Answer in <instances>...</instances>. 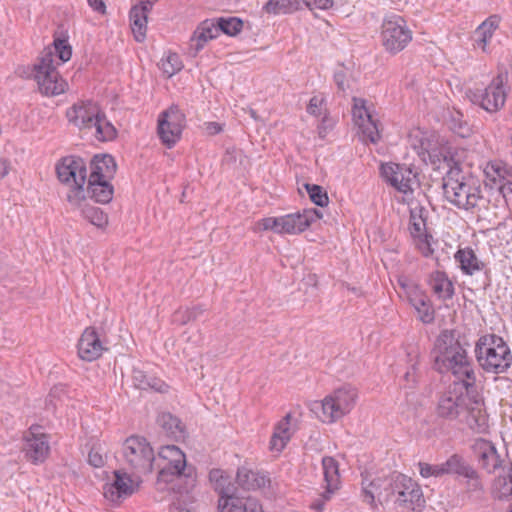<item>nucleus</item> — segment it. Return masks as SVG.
I'll use <instances>...</instances> for the list:
<instances>
[{"label":"nucleus","mask_w":512,"mask_h":512,"mask_svg":"<svg viewBox=\"0 0 512 512\" xmlns=\"http://www.w3.org/2000/svg\"><path fill=\"white\" fill-rule=\"evenodd\" d=\"M434 367L440 373H451L457 382L473 387L476 376L464 345L455 330H443L437 337L434 349Z\"/></svg>","instance_id":"obj_1"},{"label":"nucleus","mask_w":512,"mask_h":512,"mask_svg":"<svg viewBox=\"0 0 512 512\" xmlns=\"http://www.w3.org/2000/svg\"><path fill=\"white\" fill-rule=\"evenodd\" d=\"M441 155L448 168L442 179L444 197L459 209H474L482 199L480 186L463 172L450 147L443 148Z\"/></svg>","instance_id":"obj_2"},{"label":"nucleus","mask_w":512,"mask_h":512,"mask_svg":"<svg viewBox=\"0 0 512 512\" xmlns=\"http://www.w3.org/2000/svg\"><path fill=\"white\" fill-rule=\"evenodd\" d=\"M159 468L156 486L159 490H171L180 494L188 493L196 483L192 466H187L186 456L175 445H167L158 453Z\"/></svg>","instance_id":"obj_3"},{"label":"nucleus","mask_w":512,"mask_h":512,"mask_svg":"<svg viewBox=\"0 0 512 512\" xmlns=\"http://www.w3.org/2000/svg\"><path fill=\"white\" fill-rule=\"evenodd\" d=\"M380 482V479H374L368 485L365 484V481L362 482L363 501L372 505L376 497L380 499L383 496L387 501L390 496H394V502L399 507L411 511H421L424 508L425 499L422 490L410 477L403 474L392 475L389 482V492L386 494L378 491L381 487Z\"/></svg>","instance_id":"obj_4"},{"label":"nucleus","mask_w":512,"mask_h":512,"mask_svg":"<svg viewBox=\"0 0 512 512\" xmlns=\"http://www.w3.org/2000/svg\"><path fill=\"white\" fill-rule=\"evenodd\" d=\"M68 121L80 130L95 129L98 141H110L116 137V129L107 119L99 105L91 100L79 101L67 109Z\"/></svg>","instance_id":"obj_5"},{"label":"nucleus","mask_w":512,"mask_h":512,"mask_svg":"<svg viewBox=\"0 0 512 512\" xmlns=\"http://www.w3.org/2000/svg\"><path fill=\"white\" fill-rule=\"evenodd\" d=\"M57 178L68 188L66 200L72 207H80L86 200L85 184L88 180L87 163L79 156H66L56 164Z\"/></svg>","instance_id":"obj_6"},{"label":"nucleus","mask_w":512,"mask_h":512,"mask_svg":"<svg viewBox=\"0 0 512 512\" xmlns=\"http://www.w3.org/2000/svg\"><path fill=\"white\" fill-rule=\"evenodd\" d=\"M475 356L479 366L487 373L502 374L512 365L509 346L495 334H486L478 339Z\"/></svg>","instance_id":"obj_7"},{"label":"nucleus","mask_w":512,"mask_h":512,"mask_svg":"<svg viewBox=\"0 0 512 512\" xmlns=\"http://www.w3.org/2000/svg\"><path fill=\"white\" fill-rule=\"evenodd\" d=\"M507 73H499L484 89L469 90L467 95L470 101L479 105L489 113L501 110L506 102L509 87Z\"/></svg>","instance_id":"obj_8"},{"label":"nucleus","mask_w":512,"mask_h":512,"mask_svg":"<svg viewBox=\"0 0 512 512\" xmlns=\"http://www.w3.org/2000/svg\"><path fill=\"white\" fill-rule=\"evenodd\" d=\"M412 41V31L406 20L398 14L387 15L381 25V42L390 54L404 50Z\"/></svg>","instance_id":"obj_9"},{"label":"nucleus","mask_w":512,"mask_h":512,"mask_svg":"<svg viewBox=\"0 0 512 512\" xmlns=\"http://www.w3.org/2000/svg\"><path fill=\"white\" fill-rule=\"evenodd\" d=\"M357 392L344 385L322 399V423H335L350 413L356 403Z\"/></svg>","instance_id":"obj_10"},{"label":"nucleus","mask_w":512,"mask_h":512,"mask_svg":"<svg viewBox=\"0 0 512 512\" xmlns=\"http://www.w3.org/2000/svg\"><path fill=\"white\" fill-rule=\"evenodd\" d=\"M400 296L404 297L414 308L418 320L430 324L435 319V310L425 290L414 280L407 276H400L397 280Z\"/></svg>","instance_id":"obj_11"},{"label":"nucleus","mask_w":512,"mask_h":512,"mask_svg":"<svg viewBox=\"0 0 512 512\" xmlns=\"http://www.w3.org/2000/svg\"><path fill=\"white\" fill-rule=\"evenodd\" d=\"M123 456L127 464L138 474H149L153 470L155 456L144 437L131 436L123 444Z\"/></svg>","instance_id":"obj_12"},{"label":"nucleus","mask_w":512,"mask_h":512,"mask_svg":"<svg viewBox=\"0 0 512 512\" xmlns=\"http://www.w3.org/2000/svg\"><path fill=\"white\" fill-rule=\"evenodd\" d=\"M465 383L454 381L439 397L437 404V415L448 420L460 419L466 412L467 404L470 403L468 389Z\"/></svg>","instance_id":"obj_13"},{"label":"nucleus","mask_w":512,"mask_h":512,"mask_svg":"<svg viewBox=\"0 0 512 512\" xmlns=\"http://www.w3.org/2000/svg\"><path fill=\"white\" fill-rule=\"evenodd\" d=\"M35 80L39 90L46 96H56L66 89V82L56 70L51 50L43 51L39 62L35 65Z\"/></svg>","instance_id":"obj_14"},{"label":"nucleus","mask_w":512,"mask_h":512,"mask_svg":"<svg viewBox=\"0 0 512 512\" xmlns=\"http://www.w3.org/2000/svg\"><path fill=\"white\" fill-rule=\"evenodd\" d=\"M185 123V114L177 105H171L159 114L157 132L167 148H172L180 140Z\"/></svg>","instance_id":"obj_15"},{"label":"nucleus","mask_w":512,"mask_h":512,"mask_svg":"<svg viewBox=\"0 0 512 512\" xmlns=\"http://www.w3.org/2000/svg\"><path fill=\"white\" fill-rule=\"evenodd\" d=\"M380 173L387 184L403 194L412 193L419 184L417 173L406 165L392 162L381 164Z\"/></svg>","instance_id":"obj_16"},{"label":"nucleus","mask_w":512,"mask_h":512,"mask_svg":"<svg viewBox=\"0 0 512 512\" xmlns=\"http://www.w3.org/2000/svg\"><path fill=\"white\" fill-rule=\"evenodd\" d=\"M352 116L358 127V134L362 142L376 144L380 140L378 122L373 117L366 101L361 98L353 99Z\"/></svg>","instance_id":"obj_17"},{"label":"nucleus","mask_w":512,"mask_h":512,"mask_svg":"<svg viewBox=\"0 0 512 512\" xmlns=\"http://www.w3.org/2000/svg\"><path fill=\"white\" fill-rule=\"evenodd\" d=\"M472 452L479 467L487 474H495L504 471L505 460L498 453L495 444L483 438L474 440L471 446Z\"/></svg>","instance_id":"obj_18"},{"label":"nucleus","mask_w":512,"mask_h":512,"mask_svg":"<svg viewBox=\"0 0 512 512\" xmlns=\"http://www.w3.org/2000/svg\"><path fill=\"white\" fill-rule=\"evenodd\" d=\"M23 451L25 457L33 464L43 463L49 455V437L38 425H33L26 432Z\"/></svg>","instance_id":"obj_19"},{"label":"nucleus","mask_w":512,"mask_h":512,"mask_svg":"<svg viewBox=\"0 0 512 512\" xmlns=\"http://www.w3.org/2000/svg\"><path fill=\"white\" fill-rule=\"evenodd\" d=\"M426 210L421 206H416L410 211V234L415 242L416 247L425 257L433 253L430 240L432 236L426 230Z\"/></svg>","instance_id":"obj_20"},{"label":"nucleus","mask_w":512,"mask_h":512,"mask_svg":"<svg viewBox=\"0 0 512 512\" xmlns=\"http://www.w3.org/2000/svg\"><path fill=\"white\" fill-rule=\"evenodd\" d=\"M318 218H320V212L317 208L303 209L302 211L283 215L280 224L281 234H299L310 227Z\"/></svg>","instance_id":"obj_21"},{"label":"nucleus","mask_w":512,"mask_h":512,"mask_svg":"<svg viewBox=\"0 0 512 512\" xmlns=\"http://www.w3.org/2000/svg\"><path fill=\"white\" fill-rule=\"evenodd\" d=\"M77 350L82 360L91 362L98 359L108 348L97 331L89 327L82 333L77 344Z\"/></svg>","instance_id":"obj_22"},{"label":"nucleus","mask_w":512,"mask_h":512,"mask_svg":"<svg viewBox=\"0 0 512 512\" xmlns=\"http://www.w3.org/2000/svg\"><path fill=\"white\" fill-rule=\"evenodd\" d=\"M236 481L243 490H264L271 484V479L267 472L253 471L245 467L238 469Z\"/></svg>","instance_id":"obj_23"},{"label":"nucleus","mask_w":512,"mask_h":512,"mask_svg":"<svg viewBox=\"0 0 512 512\" xmlns=\"http://www.w3.org/2000/svg\"><path fill=\"white\" fill-rule=\"evenodd\" d=\"M322 470L326 482L325 491L322 492V505L325 501L331 499L332 495L339 490L341 486L339 466L332 457L322 458Z\"/></svg>","instance_id":"obj_24"},{"label":"nucleus","mask_w":512,"mask_h":512,"mask_svg":"<svg viewBox=\"0 0 512 512\" xmlns=\"http://www.w3.org/2000/svg\"><path fill=\"white\" fill-rule=\"evenodd\" d=\"M209 479L215 483V490L219 493L218 508L220 512L222 510L223 502H226L232 498L238 500H246L247 496H240L236 493L234 486L230 483L229 477L224 475V472L220 469H213L209 473Z\"/></svg>","instance_id":"obj_25"},{"label":"nucleus","mask_w":512,"mask_h":512,"mask_svg":"<svg viewBox=\"0 0 512 512\" xmlns=\"http://www.w3.org/2000/svg\"><path fill=\"white\" fill-rule=\"evenodd\" d=\"M116 162L109 154L95 155L90 162L88 179L110 180L116 172Z\"/></svg>","instance_id":"obj_26"},{"label":"nucleus","mask_w":512,"mask_h":512,"mask_svg":"<svg viewBox=\"0 0 512 512\" xmlns=\"http://www.w3.org/2000/svg\"><path fill=\"white\" fill-rule=\"evenodd\" d=\"M218 24L216 19H206L202 21L196 30L194 31L191 40L190 47L195 53H198L203 49L204 45L212 39H215L219 35Z\"/></svg>","instance_id":"obj_27"},{"label":"nucleus","mask_w":512,"mask_h":512,"mask_svg":"<svg viewBox=\"0 0 512 512\" xmlns=\"http://www.w3.org/2000/svg\"><path fill=\"white\" fill-rule=\"evenodd\" d=\"M465 422L472 430L483 433L488 428V417L482 405L477 401H472L467 404L466 412L462 414L459 419Z\"/></svg>","instance_id":"obj_28"},{"label":"nucleus","mask_w":512,"mask_h":512,"mask_svg":"<svg viewBox=\"0 0 512 512\" xmlns=\"http://www.w3.org/2000/svg\"><path fill=\"white\" fill-rule=\"evenodd\" d=\"M428 285L434 295L441 301L450 300L454 296V285L445 272H432L429 276Z\"/></svg>","instance_id":"obj_29"},{"label":"nucleus","mask_w":512,"mask_h":512,"mask_svg":"<svg viewBox=\"0 0 512 512\" xmlns=\"http://www.w3.org/2000/svg\"><path fill=\"white\" fill-rule=\"evenodd\" d=\"M293 430L291 428V414H286L275 426L270 440V450L281 452L289 442Z\"/></svg>","instance_id":"obj_30"},{"label":"nucleus","mask_w":512,"mask_h":512,"mask_svg":"<svg viewBox=\"0 0 512 512\" xmlns=\"http://www.w3.org/2000/svg\"><path fill=\"white\" fill-rule=\"evenodd\" d=\"M500 17L498 15H491L484 22H482L474 32L475 45L483 52H487V45L490 43L492 36L498 29Z\"/></svg>","instance_id":"obj_31"},{"label":"nucleus","mask_w":512,"mask_h":512,"mask_svg":"<svg viewBox=\"0 0 512 512\" xmlns=\"http://www.w3.org/2000/svg\"><path fill=\"white\" fill-rule=\"evenodd\" d=\"M86 197L89 196L95 202L107 204L112 200L114 189L109 180H87L85 188Z\"/></svg>","instance_id":"obj_32"},{"label":"nucleus","mask_w":512,"mask_h":512,"mask_svg":"<svg viewBox=\"0 0 512 512\" xmlns=\"http://www.w3.org/2000/svg\"><path fill=\"white\" fill-rule=\"evenodd\" d=\"M134 491L132 480L126 474L115 472V480L105 489V497L112 501L130 496Z\"/></svg>","instance_id":"obj_33"},{"label":"nucleus","mask_w":512,"mask_h":512,"mask_svg":"<svg viewBox=\"0 0 512 512\" xmlns=\"http://www.w3.org/2000/svg\"><path fill=\"white\" fill-rule=\"evenodd\" d=\"M455 260L459 263L462 272L467 275H473L485 268L484 262L471 248L459 249L455 254Z\"/></svg>","instance_id":"obj_34"},{"label":"nucleus","mask_w":512,"mask_h":512,"mask_svg":"<svg viewBox=\"0 0 512 512\" xmlns=\"http://www.w3.org/2000/svg\"><path fill=\"white\" fill-rule=\"evenodd\" d=\"M142 5L132 7L130 11L131 29L137 42H143L146 37L147 14Z\"/></svg>","instance_id":"obj_35"},{"label":"nucleus","mask_w":512,"mask_h":512,"mask_svg":"<svg viewBox=\"0 0 512 512\" xmlns=\"http://www.w3.org/2000/svg\"><path fill=\"white\" fill-rule=\"evenodd\" d=\"M223 512H264L258 499L247 496L246 500L232 498L222 504Z\"/></svg>","instance_id":"obj_36"},{"label":"nucleus","mask_w":512,"mask_h":512,"mask_svg":"<svg viewBox=\"0 0 512 512\" xmlns=\"http://www.w3.org/2000/svg\"><path fill=\"white\" fill-rule=\"evenodd\" d=\"M492 493L498 499L512 497V466L507 471H499L492 484Z\"/></svg>","instance_id":"obj_37"},{"label":"nucleus","mask_w":512,"mask_h":512,"mask_svg":"<svg viewBox=\"0 0 512 512\" xmlns=\"http://www.w3.org/2000/svg\"><path fill=\"white\" fill-rule=\"evenodd\" d=\"M441 464L443 468V475L450 474L465 477L469 471L472 472V466L458 454H453Z\"/></svg>","instance_id":"obj_38"},{"label":"nucleus","mask_w":512,"mask_h":512,"mask_svg":"<svg viewBox=\"0 0 512 512\" xmlns=\"http://www.w3.org/2000/svg\"><path fill=\"white\" fill-rule=\"evenodd\" d=\"M84 202L81 203L80 207H74L75 209H80L83 217L87 219L91 224L95 225L98 228H103L108 223L107 215L98 207L83 205Z\"/></svg>","instance_id":"obj_39"},{"label":"nucleus","mask_w":512,"mask_h":512,"mask_svg":"<svg viewBox=\"0 0 512 512\" xmlns=\"http://www.w3.org/2000/svg\"><path fill=\"white\" fill-rule=\"evenodd\" d=\"M157 423L171 437L177 438L182 435L181 422L171 413H161L157 418Z\"/></svg>","instance_id":"obj_40"},{"label":"nucleus","mask_w":512,"mask_h":512,"mask_svg":"<svg viewBox=\"0 0 512 512\" xmlns=\"http://www.w3.org/2000/svg\"><path fill=\"white\" fill-rule=\"evenodd\" d=\"M216 21L219 32L231 37L238 35L244 26L243 21L238 17H219Z\"/></svg>","instance_id":"obj_41"},{"label":"nucleus","mask_w":512,"mask_h":512,"mask_svg":"<svg viewBox=\"0 0 512 512\" xmlns=\"http://www.w3.org/2000/svg\"><path fill=\"white\" fill-rule=\"evenodd\" d=\"M159 67L167 77H172L183 68V63L177 53H168L159 63Z\"/></svg>","instance_id":"obj_42"},{"label":"nucleus","mask_w":512,"mask_h":512,"mask_svg":"<svg viewBox=\"0 0 512 512\" xmlns=\"http://www.w3.org/2000/svg\"><path fill=\"white\" fill-rule=\"evenodd\" d=\"M53 46V49L47 48L44 51L51 50L53 55L56 54L62 63L70 60L72 56V48L66 39L55 38L53 41Z\"/></svg>","instance_id":"obj_43"},{"label":"nucleus","mask_w":512,"mask_h":512,"mask_svg":"<svg viewBox=\"0 0 512 512\" xmlns=\"http://www.w3.org/2000/svg\"><path fill=\"white\" fill-rule=\"evenodd\" d=\"M462 114L457 112L451 116L450 129L461 137H466L469 134V127L466 121L462 119Z\"/></svg>","instance_id":"obj_44"},{"label":"nucleus","mask_w":512,"mask_h":512,"mask_svg":"<svg viewBox=\"0 0 512 512\" xmlns=\"http://www.w3.org/2000/svg\"><path fill=\"white\" fill-rule=\"evenodd\" d=\"M205 311V308L202 305H196L191 308H186L184 311H177L176 317L181 315V319H179L181 324H186L190 321H194L198 319Z\"/></svg>","instance_id":"obj_45"},{"label":"nucleus","mask_w":512,"mask_h":512,"mask_svg":"<svg viewBox=\"0 0 512 512\" xmlns=\"http://www.w3.org/2000/svg\"><path fill=\"white\" fill-rule=\"evenodd\" d=\"M420 475L424 478L428 477H441L443 476L442 464H428L420 462L418 464Z\"/></svg>","instance_id":"obj_46"},{"label":"nucleus","mask_w":512,"mask_h":512,"mask_svg":"<svg viewBox=\"0 0 512 512\" xmlns=\"http://www.w3.org/2000/svg\"><path fill=\"white\" fill-rule=\"evenodd\" d=\"M150 374L146 373L141 369L134 368L132 372L133 384L136 388L141 390H147L149 388Z\"/></svg>","instance_id":"obj_47"},{"label":"nucleus","mask_w":512,"mask_h":512,"mask_svg":"<svg viewBox=\"0 0 512 512\" xmlns=\"http://www.w3.org/2000/svg\"><path fill=\"white\" fill-rule=\"evenodd\" d=\"M281 224V216L279 217H266L259 221L258 225L262 230L265 231H273L275 233L281 234L280 231Z\"/></svg>","instance_id":"obj_48"},{"label":"nucleus","mask_w":512,"mask_h":512,"mask_svg":"<svg viewBox=\"0 0 512 512\" xmlns=\"http://www.w3.org/2000/svg\"><path fill=\"white\" fill-rule=\"evenodd\" d=\"M467 479V487L470 491H480L483 489L479 473L472 467V472H468L464 477Z\"/></svg>","instance_id":"obj_49"},{"label":"nucleus","mask_w":512,"mask_h":512,"mask_svg":"<svg viewBox=\"0 0 512 512\" xmlns=\"http://www.w3.org/2000/svg\"><path fill=\"white\" fill-rule=\"evenodd\" d=\"M88 463L95 468H100L104 466L105 459L97 449L92 448L88 454Z\"/></svg>","instance_id":"obj_50"},{"label":"nucleus","mask_w":512,"mask_h":512,"mask_svg":"<svg viewBox=\"0 0 512 512\" xmlns=\"http://www.w3.org/2000/svg\"><path fill=\"white\" fill-rule=\"evenodd\" d=\"M149 380V388L158 393H167L169 390V386L160 378H157L153 375L148 379Z\"/></svg>","instance_id":"obj_51"},{"label":"nucleus","mask_w":512,"mask_h":512,"mask_svg":"<svg viewBox=\"0 0 512 512\" xmlns=\"http://www.w3.org/2000/svg\"><path fill=\"white\" fill-rule=\"evenodd\" d=\"M263 10L268 14L278 15L284 14L282 11L281 0H269L264 6Z\"/></svg>","instance_id":"obj_52"},{"label":"nucleus","mask_w":512,"mask_h":512,"mask_svg":"<svg viewBox=\"0 0 512 512\" xmlns=\"http://www.w3.org/2000/svg\"><path fill=\"white\" fill-rule=\"evenodd\" d=\"M338 121V118L337 117H332V116H329L327 115L326 113L323 114L322 113V133H328L329 131H331L336 123ZM324 137V134H322V138Z\"/></svg>","instance_id":"obj_53"},{"label":"nucleus","mask_w":512,"mask_h":512,"mask_svg":"<svg viewBox=\"0 0 512 512\" xmlns=\"http://www.w3.org/2000/svg\"><path fill=\"white\" fill-rule=\"evenodd\" d=\"M307 194L316 206H320V185L311 184L309 189H307Z\"/></svg>","instance_id":"obj_54"},{"label":"nucleus","mask_w":512,"mask_h":512,"mask_svg":"<svg viewBox=\"0 0 512 512\" xmlns=\"http://www.w3.org/2000/svg\"><path fill=\"white\" fill-rule=\"evenodd\" d=\"M281 4H282V11H284V14H289L296 10L301 9L299 0H281Z\"/></svg>","instance_id":"obj_55"},{"label":"nucleus","mask_w":512,"mask_h":512,"mask_svg":"<svg viewBox=\"0 0 512 512\" xmlns=\"http://www.w3.org/2000/svg\"><path fill=\"white\" fill-rule=\"evenodd\" d=\"M300 8L307 7L313 12L315 17H318L317 10L320 9V0H299Z\"/></svg>","instance_id":"obj_56"},{"label":"nucleus","mask_w":512,"mask_h":512,"mask_svg":"<svg viewBox=\"0 0 512 512\" xmlns=\"http://www.w3.org/2000/svg\"><path fill=\"white\" fill-rule=\"evenodd\" d=\"M204 130L208 135H216L222 132L223 127L218 122H205Z\"/></svg>","instance_id":"obj_57"},{"label":"nucleus","mask_w":512,"mask_h":512,"mask_svg":"<svg viewBox=\"0 0 512 512\" xmlns=\"http://www.w3.org/2000/svg\"><path fill=\"white\" fill-rule=\"evenodd\" d=\"M89 6L96 12L104 14L106 12V6L103 0H87Z\"/></svg>","instance_id":"obj_58"},{"label":"nucleus","mask_w":512,"mask_h":512,"mask_svg":"<svg viewBox=\"0 0 512 512\" xmlns=\"http://www.w3.org/2000/svg\"><path fill=\"white\" fill-rule=\"evenodd\" d=\"M319 105H320V101L318 100V98L316 96L312 97L310 99L309 105L307 107V112L312 115L317 116L319 113Z\"/></svg>","instance_id":"obj_59"},{"label":"nucleus","mask_w":512,"mask_h":512,"mask_svg":"<svg viewBox=\"0 0 512 512\" xmlns=\"http://www.w3.org/2000/svg\"><path fill=\"white\" fill-rule=\"evenodd\" d=\"M311 183L304 179L297 180V189L301 196H304V191L307 193V189H309Z\"/></svg>","instance_id":"obj_60"},{"label":"nucleus","mask_w":512,"mask_h":512,"mask_svg":"<svg viewBox=\"0 0 512 512\" xmlns=\"http://www.w3.org/2000/svg\"><path fill=\"white\" fill-rule=\"evenodd\" d=\"M309 411L311 415H313L315 418L319 417L320 413V402L319 401H312L308 404Z\"/></svg>","instance_id":"obj_61"},{"label":"nucleus","mask_w":512,"mask_h":512,"mask_svg":"<svg viewBox=\"0 0 512 512\" xmlns=\"http://www.w3.org/2000/svg\"><path fill=\"white\" fill-rule=\"evenodd\" d=\"M8 174V164L5 159L0 158V178L5 177Z\"/></svg>","instance_id":"obj_62"},{"label":"nucleus","mask_w":512,"mask_h":512,"mask_svg":"<svg viewBox=\"0 0 512 512\" xmlns=\"http://www.w3.org/2000/svg\"><path fill=\"white\" fill-rule=\"evenodd\" d=\"M491 168L494 170L498 177H504L506 171L504 166H502L501 164H493Z\"/></svg>","instance_id":"obj_63"},{"label":"nucleus","mask_w":512,"mask_h":512,"mask_svg":"<svg viewBox=\"0 0 512 512\" xmlns=\"http://www.w3.org/2000/svg\"><path fill=\"white\" fill-rule=\"evenodd\" d=\"M157 0H141L140 5L143 6L144 10H151Z\"/></svg>","instance_id":"obj_64"}]
</instances>
